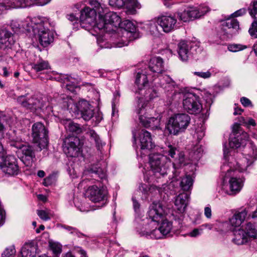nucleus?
<instances>
[{"instance_id":"f257e3e1","label":"nucleus","mask_w":257,"mask_h":257,"mask_svg":"<svg viewBox=\"0 0 257 257\" xmlns=\"http://www.w3.org/2000/svg\"><path fill=\"white\" fill-rule=\"evenodd\" d=\"M91 8L86 7L81 11L79 19L73 14L68 15V20L75 23L80 24L82 28L87 29V26L94 24L95 16L97 14L99 17H101L105 12V8L103 5L98 2V0H89Z\"/></svg>"},{"instance_id":"f03ea898","label":"nucleus","mask_w":257,"mask_h":257,"mask_svg":"<svg viewBox=\"0 0 257 257\" xmlns=\"http://www.w3.org/2000/svg\"><path fill=\"white\" fill-rule=\"evenodd\" d=\"M32 22L31 32L34 35H38L40 44L44 46H48L53 41V33L47 28V25H51L49 20L42 19L39 17H34Z\"/></svg>"},{"instance_id":"7ed1b4c3","label":"nucleus","mask_w":257,"mask_h":257,"mask_svg":"<svg viewBox=\"0 0 257 257\" xmlns=\"http://www.w3.org/2000/svg\"><path fill=\"white\" fill-rule=\"evenodd\" d=\"M64 102L67 103V108L70 112L78 116L80 115V117L86 121L90 120L93 116V109L89 102L84 99L74 102L73 100L70 98Z\"/></svg>"},{"instance_id":"20e7f679","label":"nucleus","mask_w":257,"mask_h":257,"mask_svg":"<svg viewBox=\"0 0 257 257\" xmlns=\"http://www.w3.org/2000/svg\"><path fill=\"white\" fill-rule=\"evenodd\" d=\"M190 117L186 113H178L171 117L165 127L170 135H177L184 132L190 123Z\"/></svg>"},{"instance_id":"39448f33","label":"nucleus","mask_w":257,"mask_h":257,"mask_svg":"<svg viewBox=\"0 0 257 257\" xmlns=\"http://www.w3.org/2000/svg\"><path fill=\"white\" fill-rule=\"evenodd\" d=\"M150 164L152 172L159 178L167 174L171 161L166 156L157 153L150 155Z\"/></svg>"},{"instance_id":"423d86ee","label":"nucleus","mask_w":257,"mask_h":257,"mask_svg":"<svg viewBox=\"0 0 257 257\" xmlns=\"http://www.w3.org/2000/svg\"><path fill=\"white\" fill-rule=\"evenodd\" d=\"M140 103L138 104L136 108V113L139 117L140 122L146 127H151L153 130L157 129L160 125L161 117H149L147 114L146 109L145 108V104L143 99L140 98Z\"/></svg>"},{"instance_id":"0eeeda50","label":"nucleus","mask_w":257,"mask_h":257,"mask_svg":"<svg viewBox=\"0 0 257 257\" xmlns=\"http://www.w3.org/2000/svg\"><path fill=\"white\" fill-rule=\"evenodd\" d=\"M249 139V136L243 131L238 123H234L232 128V133L229 138V145L232 148H238L245 146L246 142Z\"/></svg>"},{"instance_id":"6e6552de","label":"nucleus","mask_w":257,"mask_h":257,"mask_svg":"<svg viewBox=\"0 0 257 257\" xmlns=\"http://www.w3.org/2000/svg\"><path fill=\"white\" fill-rule=\"evenodd\" d=\"M18 102L23 107L35 112L41 109L44 106L41 98L37 95H21L17 98Z\"/></svg>"},{"instance_id":"1a4fd4ad","label":"nucleus","mask_w":257,"mask_h":257,"mask_svg":"<svg viewBox=\"0 0 257 257\" xmlns=\"http://www.w3.org/2000/svg\"><path fill=\"white\" fill-rule=\"evenodd\" d=\"M63 151L69 157H76L81 152V145L78 138L70 136L63 141Z\"/></svg>"},{"instance_id":"9d476101","label":"nucleus","mask_w":257,"mask_h":257,"mask_svg":"<svg viewBox=\"0 0 257 257\" xmlns=\"http://www.w3.org/2000/svg\"><path fill=\"white\" fill-rule=\"evenodd\" d=\"M184 108L189 113L197 114L201 112L202 106L199 97L193 93H186L183 101Z\"/></svg>"},{"instance_id":"9b49d317","label":"nucleus","mask_w":257,"mask_h":257,"mask_svg":"<svg viewBox=\"0 0 257 257\" xmlns=\"http://www.w3.org/2000/svg\"><path fill=\"white\" fill-rule=\"evenodd\" d=\"M1 167L5 173L10 176L17 175L20 171L18 159L13 155L3 157Z\"/></svg>"},{"instance_id":"f8f14e48","label":"nucleus","mask_w":257,"mask_h":257,"mask_svg":"<svg viewBox=\"0 0 257 257\" xmlns=\"http://www.w3.org/2000/svg\"><path fill=\"white\" fill-rule=\"evenodd\" d=\"M28 0H0V14L4 10L11 8L23 7ZM39 6H44L48 4L51 0H30Z\"/></svg>"},{"instance_id":"ddd939ff","label":"nucleus","mask_w":257,"mask_h":257,"mask_svg":"<svg viewBox=\"0 0 257 257\" xmlns=\"http://www.w3.org/2000/svg\"><path fill=\"white\" fill-rule=\"evenodd\" d=\"M86 194L91 201L94 203L102 201L101 206L106 204L104 201L106 200L107 191L104 188H99L95 185H92L88 187Z\"/></svg>"},{"instance_id":"4468645a","label":"nucleus","mask_w":257,"mask_h":257,"mask_svg":"<svg viewBox=\"0 0 257 257\" xmlns=\"http://www.w3.org/2000/svg\"><path fill=\"white\" fill-rule=\"evenodd\" d=\"M32 137L35 143L47 145L48 143V131L41 122L34 123L32 126Z\"/></svg>"},{"instance_id":"2eb2a0df","label":"nucleus","mask_w":257,"mask_h":257,"mask_svg":"<svg viewBox=\"0 0 257 257\" xmlns=\"http://www.w3.org/2000/svg\"><path fill=\"white\" fill-rule=\"evenodd\" d=\"M15 40L13 35L7 30L0 31V54H6V50L11 48Z\"/></svg>"},{"instance_id":"dca6fc26","label":"nucleus","mask_w":257,"mask_h":257,"mask_svg":"<svg viewBox=\"0 0 257 257\" xmlns=\"http://www.w3.org/2000/svg\"><path fill=\"white\" fill-rule=\"evenodd\" d=\"M157 23L164 32L169 33L176 28L177 20L175 16L163 15L158 18Z\"/></svg>"},{"instance_id":"f3484780","label":"nucleus","mask_w":257,"mask_h":257,"mask_svg":"<svg viewBox=\"0 0 257 257\" xmlns=\"http://www.w3.org/2000/svg\"><path fill=\"white\" fill-rule=\"evenodd\" d=\"M164 214L165 210L160 202H153L150 206L148 215L151 221L157 223L162 219Z\"/></svg>"},{"instance_id":"a211bd4d","label":"nucleus","mask_w":257,"mask_h":257,"mask_svg":"<svg viewBox=\"0 0 257 257\" xmlns=\"http://www.w3.org/2000/svg\"><path fill=\"white\" fill-rule=\"evenodd\" d=\"M148 70L145 67L144 69H139L137 72L135 83L137 85L139 91H137L138 94H143L144 89L147 87L148 83L147 75Z\"/></svg>"},{"instance_id":"6ab92c4d","label":"nucleus","mask_w":257,"mask_h":257,"mask_svg":"<svg viewBox=\"0 0 257 257\" xmlns=\"http://www.w3.org/2000/svg\"><path fill=\"white\" fill-rule=\"evenodd\" d=\"M221 29L226 34H236L239 29L238 21L232 16L222 22Z\"/></svg>"},{"instance_id":"aec40b11","label":"nucleus","mask_w":257,"mask_h":257,"mask_svg":"<svg viewBox=\"0 0 257 257\" xmlns=\"http://www.w3.org/2000/svg\"><path fill=\"white\" fill-rule=\"evenodd\" d=\"M253 157L251 155L248 154L247 156L249 158L243 157L236 162L235 166L233 165V167L236 170H238L240 172L246 171L247 168L257 159V150H253Z\"/></svg>"},{"instance_id":"412c9836","label":"nucleus","mask_w":257,"mask_h":257,"mask_svg":"<svg viewBox=\"0 0 257 257\" xmlns=\"http://www.w3.org/2000/svg\"><path fill=\"white\" fill-rule=\"evenodd\" d=\"M138 224L136 226L137 231L141 235H150L151 238H154L153 236V231L155 229V227L157 223L150 221V222H146L144 220L139 221H137Z\"/></svg>"},{"instance_id":"4be33fe9","label":"nucleus","mask_w":257,"mask_h":257,"mask_svg":"<svg viewBox=\"0 0 257 257\" xmlns=\"http://www.w3.org/2000/svg\"><path fill=\"white\" fill-rule=\"evenodd\" d=\"M139 136L142 150H151L155 147L150 132L143 129L140 133Z\"/></svg>"},{"instance_id":"5701e85b","label":"nucleus","mask_w":257,"mask_h":257,"mask_svg":"<svg viewBox=\"0 0 257 257\" xmlns=\"http://www.w3.org/2000/svg\"><path fill=\"white\" fill-rule=\"evenodd\" d=\"M172 229V223L167 219L163 220L160 227H155L153 231V236L155 239H160L169 234Z\"/></svg>"},{"instance_id":"b1692460","label":"nucleus","mask_w":257,"mask_h":257,"mask_svg":"<svg viewBox=\"0 0 257 257\" xmlns=\"http://www.w3.org/2000/svg\"><path fill=\"white\" fill-rule=\"evenodd\" d=\"M33 18L29 17L24 22H20L18 20H12L11 23V27L12 29L15 32L19 31L20 30H26L28 32H31L32 25H33L32 22Z\"/></svg>"},{"instance_id":"393cba45","label":"nucleus","mask_w":257,"mask_h":257,"mask_svg":"<svg viewBox=\"0 0 257 257\" xmlns=\"http://www.w3.org/2000/svg\"><path fill=\"white\" fill-rule=\"evenodd\" d=\"M244 179L242 177H230L229 181V195H235L239 192L243 186Z\"/></svg>"},{"instance_id":"a878e982","label":"nucleus","mask_w":257,"mask_h":257,"mask_svg":"<svg viewBox=\"0 0 257 257\" xmlns=\"http://www.w3.org/2000/svg\"><path fill=\"white\" fill-rule=\"evenodd\" d=\"M192 43L186 41H181L178 45V53L181 59L183 61L188 60L190 55V50L192 47Z\"/></svg>"},{"instance_id":"bb28decb","label":"nucleus","mask_w":257,"mask_h":257,"mask_svg":"<svg viewBox=\"0 0 257 257\" xmlns=\"http://www.w3.org/2000/svg\"><path fill=\"white\" fill-rule=\"evenodd\" d=\"M148 68L154 73H162L164 70V61L160 57H155L150 60Z\"/></svg>"},{"instance_id":"cd10ccee","label":"nucleus","mask_w":257,"mask_h":257,"mask_svg":"<svg viewBox=\"0 0 257 257\" xmlns=\"http://www.w3.org/2000/svg\"><path fill=\"white\" fill-rule=\"evenodd\" d=\"M23 156L21 157L22 161L27 166L30 165L35 158V151L33 148L30 145H25L21 150Z\"/></svg>"},{"instance_id":"c85d7f7f","label":"nucleus","mask_w":257,"mask_h":257,"mask_svg":"<svg viewBox=\"0 0 257 257\" xmlns=\"http://www.w3.org/2000/svg\"><path fill=\"white\" fill-rule=\"evenodd\" d=\"M189 195L186 193L179 194L176 196L175 200V206L176 209L181 213L185 211V209L188 204Z\"/></svg>"},{"instance_id":"c756f323","label":"nucleus","mask_w":257,"mask_h":257,"mask_svg":"<svg viewBox=\"0 0 257 257\" xmlns=\"http://www.w3.org/2000/svg\"><path fill=\"white\" fill-rule=\"evenodd\" d=\"M234 238L232 241L237 245L243 244L248 241V238L243 229L235 228L233 230Z\"/></svg>"},{"instance_id":"7c9ffc66","label":"nucleus","mask_w":257,"mask_h":257,"mask_svg":"<svg viewBox=\"0 0 257 257\" xmlns=\"http://www.w3.org/2000/svg\"><path fill=\"white\" fill-rule=\"evenodd\" d=\"M157 92L152 88L146 87L144 88V94H138V95L137 96V98H138L137 106L138 105V104L140 103V100H139V99L142 98L143 99V101L145 104V108H146L147 106L146 101L154 99L157 96Z\"/></svg>"},{"instance_id":"2f4dec72","label":"nucleus","mask_w":257,"mask_h":257,"mask_svg":"<svg viewBox=\"0 0 257 257\" xmlns=\"http://www.w3.org/2000/svg\"><path fill=\"white\" fill-rule=\"evenodd\" d=\"M36 247L32 242H26L21 249L22 257H35Z\"/></svg>"},{"instance_id":"473e14b6","label":"nucleus","mask_w":257,"mask_h":257,"mask_svg":"<svg viewBox=\"0 0 257 257\" xmlns=\"http://www.w3.org/2000/svg\"><path fill=\"white\" fill-rule=\"evenodd\" d=\"M119 27V31L123 35H131L132 33L136 31V27L134 24L129 20H125L120 22Z\"/></svg>"},{"instance_id":"72a5a7b5","label":"nucleus","mask_w":257,"mask_h":257,"mask_svg":"<svg viewBox=\"0 0 257 257\" xmlns=\"http://www.w3.org/2000/svg\"><path fill=\"white\" fill-rule=\"evenodd\" d=\"M104 19L107 24L116 27L119 26L121 22V18L116 13L112 12L107 13L104 16Z\"/></svg>"},{"instance_id":"f704fd0d","label":"nucleus","mask_w":257,"mask_h":257,"mask_svg":"<svg viewBox=\"0 0 257 257\" xmlns=\"http://www.w3.org/2000/svg\"><path fill=\"white\" fill-rule=\"evenodd\" d=\"M80 82V78H73L71 76H67L64 80L66 84V88L70 92H74L75 89L78 88Z\"/></svg>"},{"instance_id":"c9c22d12","label":"nucleus","mask_w":257,"mask_h":257,"mask_svg":"<svg viewBox=\"0 0 257 257\" xmlns=\"http://www.w3.org/2000/svg\"><path fill=\"white\" fill-rule=\"evenodd\" d=\"M187 10L190 20L199 18L209 11L208 8L199 9L197 8H189Z\"/></svg>"},{"instance_id":"e433bc0d","label":"nucleus","mask_w":257,"mask_h":257,"mask_svg":"<svg viewBox=\"0 0 257 257\" xmlns=\"http://www.w3.org/2000/svg\"><path fill=\"white\" fill-rule=\"evenodd\" d=\"M124 6L126 9V13L129 15L135 14L137 9L140 8V4L137 0H125Z\"/></svg>"},{"instance_id":"4c0bfd02","label":"nucleus","mask_w":257,"mask_h":257,"mask_svg":"<svg viewBox=\"0 0 257 257\" xmlns=\"http://www.w3.org/2000/svg\"><path fill=\"white\" fill-rule=\"evenodd\" d=\"M193 184V179L189 175H186L181 178L180 186L181 188L185 191L190 190L192 187Z\"/></svg>"},{"instance_id":"58836bf2","label":"nucleus","mask_w":257,"mask_h":257,"mask_svg":"<svg viewBox=\"0 0 257 257\" xmlns=\"http://www.w3.org/2000/svg\"><path fill=\"white\" fill-rule=\"evenodd\" d=\"M65 127L67 131L77 135L81 134L83 131V128L80 124L71 120L66 121L65 123Z\"/></svg>"},{"instance_id":"ea45409f","label":"nucleus","mask_w":257,"mask_h":257,"mask_svg":"<svg viewBox=\"0 0 257 257\" xmlns=\"http://www.w3.org/2000/svg\"><path fill=\"white\" fill-rule=\"evenodd\" d=\"M32 68L36 72H40L50 69V66L48 61L41 59L33 64Z\"/></svg>"},{"instance_id":"a19ab883","label":"nucleus","mask_w":257,"mask_h":257,"mask_svg":"<svg viewBox=\"0 0 257 257\" xmlns=\"http://www.w3.org/2000/svg\"><path fill=\"white\" fill-rule=\"evenodd\" d=\"M186 93H184L183 92L175 91L171 96H169L168 100L170 104H177L182 100L183 101V100H184Z\"/></svg>"},{"instance_id":"79ce46f5","label":"nucleus","mask_w":257,"mask_h":257,"mask_svg":"<svg viewBox=\"0 0 257 257\" xmlns=\"http://www.w3.org/2000/svg\"><path fill=\"white\" fill-rule=\"evenodd\" d=\"M245 232L248 238H257V227L253 224L249 222L246 224Z\"/></svg>"},{"instance_id":"37998d69","label":"nucleus","mask_w":257,"mask_h":257,"mask_svg":"<svg viewBox=\"0 0 257 257\" xmlns=\"http://www.w3.org/2000/svg\"><path fill=\"white\" fill-rule=\"evenodd\" d=\"M87 134L89 137L91 141H94L96 147L99 150L100 147L102 146V143L98 135L93 130H88L87 132Z\"/></svg>"},{"instance_id":"c03bdc74","label":"nucleus","mask_w":257,"mask_h":257,"mask_svg":"<svg viewBox=\"0 0 257 257\" xmlns=\"http://www.w3.org/2000/svg\"><path fill=\"white\" fill-rule=\"evenodd\" d=\"M89 173L92 174V176L93 177H98L101 179H103L105 178L106 177V173L100 168H91L88 170Z\"/></svg>"},{"instance_id":"a18cd8bd","label":"nucleus","mask_w":257,"mask_h":257,"mask_svg":"<svg viewBox=\"0 0 257 257\" xmlns=\"http://www.w3.org/2000/svg\"><path fill=\"white\" fill-rule=\"evenodd\" d=\"M96 17V16H95V17ZM95 21L96 18L95 19L94 24H93L92 25H86V26H87V28L89 26H96L99 30H104V31H107V29L108 27V24H107V22H106V21L105 20L104 18L103 19H100L99 23H96Z\"/></svg>"},{"instance_id":"49530a36","label":"nucleus","mask_w":257,"mask_h":257,"mask_svg":"<svg viewBox=\"0 0 257 257\" xmlns=\"http://www.w3.org/2000/svg\"><path fill=\"white\" fill-rule=\"evenodd\" d=\"M61 227L69 231L71 234L76 235L79 237L84 236V235L80 232L76 228L66 225H61Z\"/></svg>"},{"instance_id":"de8ad7c7","label":"nucleus","mask_w":257,"mask_h":257,"mask_svg":"<svg viewBox=\"0 0 257 257\" xmlns=\"http://www.w3.org/2000/svg\"><path fill=\"white\" fill-rule=\"evenodd\" d=\"M248 212V209L245 208L241 209L240 211H236L234 213V215H236V217H237L238 219L240 220V222L242 223L244 221Z\"/></svg>"},{"instance_id":"09e8293b","label":"nucleus","mask_w":257,"mask_h":257,"mask_svg":"<svg viewBox=\"0 0 257 257\" xmlns=\"http://www.w3.org/2000/svg\"><path fill=\"white\" fill-rule=\"evenodd\" d=\"M192 151L193 152L194 159H197L200 158L203 149L200 145H196L193 147Z\"/></svg>"},{"instance_id":"8fccbe9b","label":"nucleus","mask_w":257,"mask_h":257,"mask_svg":"<svg viewBox=\"0 0 257 257\" xmlns=\"http://www.w3.org/2000/svg\"><path fill=\"white\" fill-rule=\"evenodd\" d=\"M16 253V249L14 245H11L6 248L2 253V257H12Z\"/></svg>"},{"instance_id":"3c124183","label":"nucleus","mask_w":257,"mask_h":257,"mask_svg":"<svg viewBox=\"0 0 257 257\" xmlns=\"http://www.w3.org/2000/svg\"><path fill=\"white\" fill-rule=\"evenodd\" d=\"M194 76L203 79L209 78L211 76V73L209 70L206 72L194 71L193 72Z\"/></svg>"},{"instance_id":"603ef678","label":"nucleus","mask_w":257,"mask_h":257,"mask_svg":"<svg viewBox=\"0 0 257 257\" xmlns=\"http://www.w3.org/2000/svg\"><path fill=\"white\" fill-rule=\"evenodd\" d=\"M248 32L252 38H257V20L252 22Z\"/></svg>"},{"instance_id":"864d4df0","label":"nucleus","mask_w":257,"mask_h":257,"mask_svg":"<svg viewBox=\"0 0 257 257\" xmlns=\"http://www.w3.org/2000/svg\"><path fill=\"white\" fill-rule=\"evenodd\" d=\"M125 0H109V5L118 8L124 7Z\"/></svg>"},{"instance_id":"5fc2aeb1","label":"nucleus","mask_w":257,"mask_h":257,"mask_svg":"<svg viewBox=\"0 0 257 257\" xmlns=\"http://www.w3.org/2000/svg\"><path fill=\"white\" fill-rule=\"evenodd\" d=\"M37 214L41 219L45 221H47L51 218L50 214L43 210H37Z\"/></svg>"},{"instance_id":"6e6d98bb","label":"nucleus","mask_w":257,"mask_h":257,"mask_svg":"<svg viewBox=\"0 0 257 257\" xmlns=\"http://www.w3.org/2000/svg\"><path fill=\"white\" fill-rule=\"evenodd\" d=\"M165 151L169 156L173 158L175 157V155H176L177 149L172 145H169L167 146V147L166 148Z\"/></svg>"},{"instance_id":"4d7b16f0","label":"nucleus","mask_w":257,"mask_h":257,"mask_svg":"<svg viewBox=\"0 0 257 257\" xmlns=\"http://www.w3.org/2000/svg\"><path fill=\"white\" fill-rule=\"evenodd\" d=\"M245 48V46H243L240 44H231L229 45L228 47L229 51L233 52H236L240 50H242Z\"/></svg>"},{"instance_id":"13d9d810","label":"nucleus","mask_w":257,"mask_h":257,"mask_svg":"<svg viewBox=\"0 0 257 257\" xmlns=\"http://www.w3.org/2000/svg\"><path fill=\"white\" fill-rule=\"evenodd\" d=\"M178 17L180 20L184 22L189 21L190 20L189 16L188 15V10H185L182 13H178Z\"/></svg>"},{"instance_id":"bf43d9fd","label":"nucleus","mask_w":257,"mask_h":257,"mask_svg":"<svg viewBox=\"0 0 257 257\" xmlns=\"http://www.w3.org/2000/svg\"><path fill=\"white\" fill-rule=\"evenodd\" d=\"M229 221L231 225L236 228H240L239 226L242 224L240 222V220L238 219L237 217H236V215L234 214L230 219Z\"/></svg>"},{"instance_id":"052dcab7","label":"nucleus","mask_w":257,"mask_h":257,"mask_svg":"<svg viewBox=\"0 0 257 257\" xmlns=\"http://www.w3.org/2000/svg\"><path fill=\"white\" fill-rule=\"evenodd\" d=\"M201 95L207 103L211 104L212 103L213 96L212 94L208 92L204 91L203 94Z\"/></svg>"},{"instance_id":"680f3d73","label":"nucleus","mask_w":257,"mask_h":257,"mask_svg":"<svg viewBox=\"0 0 257 257\" xmlns=\"http://www.w3.org/2000/svg\"><path fill=\"white\" fill-rule=\"evenodd\" d=\"M221 170L222 171V173L223 174L224 172H225L226 170V172L225 174L224 177L225 178L230 177L231 176V173L233 172L232 170L230 169V167L228 166L227 165H223L221 167ZM234 171H233L234 172Z\"/></svg>"},{"instance_id":"e2e57ef3","label":"nucleus","mask_w":257,"mask_h":257,"mask_svg":"<svg viewBox=\"0 0 257 257\" xmlns=\"http://www.w3.org/2000/svg\"><path fill=\"white\" fill-rule=\"evenodd\" d=\"M249 13L255 19H257V1L253 3L252 9L250 10Z\"/></svg>"},{"instance_id":"0e129e2a","label":"nucleus","mask_w":257,"mask_h":257,"mask_svg":"<svg viewBox=\"0 0 257 257\" xmlns=\"http://www.w3.org/2000/svg\"><path fill=\"white\" fill-rule=\"evenodd\" d=\"M246 13V10L245 9H240L239 10L236 11L232 14H231V16H232L233 18L237 17L238 16H241L243 15Z\"/></svg>"},{"instance_id":"69168bd1","label":"nucleus","mask_w":257,"mask_h":257,"mask_svg":"<svg viewBox=\"0 0 257 257\" xmlns=\"http://www.w3.org/2000/svg\"><path fill=\"white\" fill-rule=\"evenodd\" d=\"M204 135L205 133L203 128H200L196 130V136L198 140H201Z\"/></svg>"},{"instance_id":"338daca9","label":"nucleus","mask_w":257,"mask_h":257,"mask_svg":"<svg viewBox=\"0 0 257 257\" xmlns=\"http://www.w3.org/2000/svg\"><path fill=\"white\" fill-rule=\"evenodd\" d=\"M241 104L245 107H247L251 104L250 100L246 97H242L240 98Z\"/></svg>"},{"instance_id":"774afa93","label":"nucleus","mask_w":257,"mask_h":257,"mask_svg":"<svg viewBox=\"0 0 257 257\" xmlns=\"http://www.w3.org/2000/svg\"><path fill=\"white\" fill-rule=\"evenodd\" d=\"M10 145L11 146L14 147L19 149L20 151L22 150V148L23 147H24V146L25 145L18 141L12 142L11 143Z\"/></svg>"}]
</instances>
